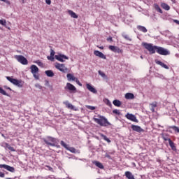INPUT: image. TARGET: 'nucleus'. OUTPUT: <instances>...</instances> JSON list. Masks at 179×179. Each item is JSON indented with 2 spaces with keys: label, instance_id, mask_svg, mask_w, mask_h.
I'll use <instances>...</instances> for the list:
<instances>
[{
  "label": "nucleus",
  "instance_id": "1",
  "mask_svg": "<svg viewBox=\"0 0 179 179\" xmlns=\"http://www.w3.org/2000/svg\"><path fill=\"white\" fill-rule=\"evenodd\" d=\"M143 47L149 51L150 54H159V55H170V51L160 46L153 45L152 43H148L146 42L142 43Z\"/></svg>",
  "mask_w": 179,
  "mask_h": 179
},
{
  "label": "nucleus",
  "instance_id": "2",
  "mask_svg": "<svg viewBox=\"0 0 179 179\" xmlns=\"http://www.w3.org/2000/svg\"><path fill=\"white\" fill-rule=\"evenodd\" d=\"M43 141L45 143V145H48V146H52L55 148H57V149H59V148H61V145H59V139L57 138L48 136L45 138H43Z\"/></svg>",
  "mask_w": 179,
  "mask_h": 179
},
{
  "label": "nucleus",
  "instance_id": "3",
  "mask_svg": "<svg viewBox=\"0 0 179 179\" xmlns=\"http://www.w3.org/2000/svg\"><path fill=\"white\" fill-rule=\"evenodd\" d=\"M98 117H94V121L101 127H108V125H111L106 117L98 115Z\"/></svg>",
  "mask_w": 179,
  "mask_h": 179
},
{
  "label": "nucleus",
  "instance_id": "4",
  "mask_svg": "<svg viewBox=\"0 0 179 179\" xmlns=\"http://www.w3.org/2000/svg\"><path fill=\"white\" fill-rule=\"evenodd\" d=\"M6 78L8 82H10V83L15 86H17V87H23V85H24V82H23L22 80H17L10 76H6Z\"/></svg>",
  "mask_w": 179,
  "mask_h": 179
},
{
  "label": "nucleus",
  "instance_id": "5",
  "mask_svg": "<svg viewBox=\"0 0 179 179\" xmlns=\"http://www.w3.org/2000/svg\"><path fill=\"white\" fill-rule=\"evenodd\" d=\"M56 69L60 71V72H63V73H66V72H69V69L65 66L64 64L56 63L55 65Z\"/></svg>",
  "mask_w": 179,
  "mask_h": 179
},
{
  "label": "nucleus",
  "instance_id": "6",
  "mask_svg": "<svg viewBox=\"0 0 179 179\" xmlns=\"http://www.w3.org/2000/svg\"><path fill=\"white\" fill-rule=\"evenodd\" d=\"M14 58H15L20 64H22V65H27V64H29V61H27V59L23 55H15Z\"/></svg>",
  "mask_w": 179,
  "mask_h": 179
},
{
  "label": "nucleus",
  "instance_id": "7",
  "mask_svg": "<svg viewBox=\"0 0 179 179\" xmlns=\"http://www.w3.org/2000/svg\"><path fill=\"white\" fill-rule=\"evenodd\" d=\"M31 72L33 74L34 78H35L36 80L40 79V76H38V67L37 66L32 64L31 66Z\"/></svg>",
  "mask_w": 179,
  "mask_h": 179
},
{
  "label": "nucleus",
  "instance_id": "8",
  "mask_svg": "<svg viewBox=\"0 0 179 179\" xmlns=\"http://www.w3.org/2000/svg\"><path fill=\"white\" fill-rule=\"evenodd\" d=\"M108 49L112 51V52H115V54H122L124 50L118 48V46L115 45H109Z\"/></svg>",
  "mask_w": 179,
  "mask_h": 179
},
{
  "label": "nucleus",
  "instance_id": "9",
  "mask_svg": "<svg viewBox=\"0 0 179 179\" xmlns=\"http://www.w3.org/2000/svg\"><path fill=\"white\" fill-rule=\"evenodd\" d=\"M55 58L57 61H59V62H65L64 59H69V57H68L66 55H62V54H59L58 55H55Z\"/></svg>",
  "mask_w": 179,
  "mask_h": 179
},
{
  "label": "nucleus",
  "instance_id": "10",
  "mask_svg": "<svg viewBox=\"0 0 179 179\" xmlns=\"http://www.w3.org/2000/svg\"><path fill=\"white\" fill-rule=\"evenodd\" d=\"M126 118L129 120L130 121H133V122H139V120L136 119V116L132 113H127L125 115Z\"/></svg>",
  "mask_w": 179,
  "mask_h": 179
},
{
  "label": "nucleus",
  "instance_id": "11",
  "mask_svg": "<svg viewBox=\"0 0 179 179\" xmlns=\"http://www.w3.org/2000/svg\"><path fill=\"white\" fill-rule=\"evenodd\" d=\"M65 90H69V92H76V87L70 83H67L64 87Z\"/></svg>",
  "mask_w": 179,
  "mask_h": 179
},
{
  "label": "nucleus",
  "instance_id": "12",
  "mask_svg": "<svg viewBox=\"0 0 179 179\" xmlns=\"http://www.w3.org/2000/svg\"><path fill=\"white\" fill-rule=\"evenodd\" d=\"M131 128L135 132L141 133V132H144L145 131V130H143V129H142V127H141L140 126H138V125L132 124L131 126Z\"/></svg>",
  "mask_w": 179,
  "mask_h": 179
},
{
  "label": "nucleus",
  "instance_id": "13",
  "mask_svg": "<svg viewBox=\"0 0 179 179\" xmlns=\"http://www.w3.org/2000/svg\"><path fill=\"white\" fill-rule=\"evenodd\" d=\"M86 87L87 90H89V92H91V93H93L94 94H96L97 90H96V88H94V87L92 86V85L87 83L86 84Z\"/></svg>",
  "mask_w": 179,
  "mask_h": 179
},
{
  "label": "nucleus",
  "instance_id": "14",
  "mask_svg": "<svg viewBox=\"0 0 179 179\" xmlns=\"http://www.w3.org/2000/svg\"><path fill=\"white\" fill-rule=\"evenodd\" d=\"M94 54L96 55V57H99V58H101L102 59H107V57H106V55H103V52H101L99 50H94Z\"/></svg>",
  "mask_w": 179,
  "mask_h": 179
},
{
  "label": "nucleus",
  "instance_id": "15",
  "mask_svg": "<svg viewBox=\"0 0 179 179\" xmlns=\"http://www.w3.org/2000/svg\"><path fill=\"white\" fill-rule=\"evenodd\" d=\"M155 64H157V65H159L160 66H162V68H164V69H170L169 66H167L166 64L163 63V62H161L160 60L155 59Z\"/></svg>",
  "mask_w": 179,
  "mask_h": 179
},
{
  "label": "nucleus",
  "instance_id": "16",
  "mask_svg": "<svg viewBox=\"0 0 179 179\" xmlns=\"http://www.w3.org/2000/svg\"><path fill=\"white\" fill-rule=\"evenodd\" d=\"M124 97L127 100H134L135 95L133 93L128 92L124 95Z\"/></svg>",
  "mask_w": 179,
  "mask_h": 179
},
{
  "label": "nucleus",
  "instance_id": "17",
  "mask_svg": "<svg viewBox=\"0 0 179 179\" xmlns=\"http://www.w3.org/2000/svg\"><path fill=\"white\" fill-rule=\"evenodd\" d=\"M66 78H67V80H68L69 82H71V80H73V82H75V80H76V78L75 77V76L73 75V74H71V73H68V74L66 75Z\"/></svg>",
  "mask_w": 179,
  "mask_h": 179
},
{
  "label": "nucleus",
  "instance_id": "18",
  "mask_svg": "<svg viewBox=\"0 0 179 179\" xmlns=\"http://www.w3.org/2000/svg\"><path fill=\"white\" fill-rule=\"evenodd\" d=\"M63 104L66 105V107L67 108H69L70 110H73L74 106L72 105V103H69V101H65L63 102Z\"/></svg>",
  "mask_w": 179,
  "mask_h": 179
},
{
  "label": "nucleus",
  "instance_id": "19",
  "mask_svg": "<svg viewBox=\"0 0 179 179\" xmlns=\"http://www.w3.org/2000/svg\"><path fill=\"white\" fill-rule=\"evenodd\" d=\"M137 29L139 30V31H142L143 33H148V29L142 25H138Z\"/></svg>",
  "mask_w": 179,
  "mask_h": 179
},
{
  "label": "nucleus",
  "instance_id": "20",
  "mask_svg": "<svg viewBox=\"0 0 179 179\" xmlns=\"http://www.w3.org/2000/svg\"><path fill=\"white\" fill-rule=\"evenodd\" d=\"M4 148L5 149H8V150H10V152H16V150H15V148L10 146L8 143H5Z\"/></svg>",
  "mask_w": 179,
  "mask_h": 179
},
{
  "label": "nucleus",
  "instance_id": "21",
  "mask_svg": "<svg viewBox=\"0 0 179 179\" xmlns=\"http://www.w3.org/2000/svg\"><path fill=\"white\" fill-rule=\"evenodd\" d=\"M93 163L99 169H101V170H103L104 169V166L103 165V164L101 162H98V161H94Z\"/></svg>",
  "mask_w": 179,
  "mask_h": 179
},
{
  "label": "nucleus",
  "instance_id": "22",
  "mask_svg": "<svg viewBox=\"0 0 179 179\" xmlns=\"http://www.w3.org/2000/svg\"><path fill=\"white\" fill-rule=\"evenodd\" d=\"M68 13L69 15H70L71 17H73V19H78V15L75 13V12L72 11L71 10H69Z\"/></svg>",
  "mask_w": 179,
  "mask_h": 179
},
{
  "label": "nucleus",
  "instance_id": "23",
  "mask_svg": "<svg viewBox=\"0 0 179 179\" xmlns=\"http://www.w3.org/2000/svg\"><path fill=\"white\" fill-rule=\"evenodd\" d=\"M45 73L48 78H52L54 76V71L52 70H47L45 71Z\"/></svg>",
  "mask_w": 179,
  "mask_h": 179
},
{
  "label": "nucleus",
  "instance_id": "24",
  "mask_svg": "<svg viewBox=\"0 0 179 179\" xmlns=\"http://www.w3.org/2000/svg\"><path fill=\"white\" fill-rule=\"evenodd\" d=\"M113 104L115 106V107H121V104H122V103L121 102V101L118 100V99H115L113 101Z\"/></svg>",
  "mask_w": 179,
  "mask_h": 179
},
{
  "label": "nucleus",
  "instance_id": "25",
  "mask_svg": "<svg viewBox=\"0 0 179 179\" xmlns=\"http://www.w3.org/2000/svg\"><path fill=\"white\" fill-rule=\"evenodd\" d=\"M150 106H151L150 110L152 113H155V109L157 107V102H152Z\"/></svg>",
  "mask_w": 179,
  "mask_h": 179
},
{
  "label": "nucleus",
  "instance_id": "26",
  "mask_svg": "<svg viewBox=\"0 0 179 179\" xmlns=\"http://www.w3.org/2000/svg\"><path fill=\"white\" fill-rule=\"evenodd\" d=\"M161 6L165 10H170V6H169V4H167L166 3H162Z\"/></svg>",
  "mask_w": 179,
  "mask_h": 179
},
{
  "label": "nucleus",
  "instance_id": "27",
  "mask_svg": "<svg viewBox=\"0 0 179 179\" xmlns=\"http://www.w3.org/2000/svg\"><path fill=\"white\" fill-rule=\"evenodd\" d=\"M154 8L155 10H157V12H159V13H163V10L160 8V6L157 3L154 4Z\"/></svg>",
  "mask_w": 179,
  "mask_h": 179
},
{
  "label": "nucleus",
  "instance_id": "28",
  "mask_svg": "<svg viewBox=\"0 0 179 179\" xmlns=\"http://www.w3.org/2000/svg\"><path fill=\"white\" fill-rule=\"evenodd\" d=\"M122 36L123 38L126 39L127 41H132V38H131V37H129V35H128L125 33H122Z\"/></svg>",
  "mask_w": 179,
  "mask_h": 179
},
{
  "label": "nucleus",
  "instance_id": "29",
  "mask_svg": "<svg viewBox=\"0 0 179 179\" xmlns=\"http://www.w3.org/2000/svg\"><path fill=\"white\" fill-rule=\"evenodd\" d=\"M103 102L105 103V104H106V106H108V107H113V104L111 103V101H110V99L105 98L103 99Z\"/></svg>",
  "mask_w": 179,
  "mask_h": 179
},
{
  "label": "nucleus",
  "instance_id": "30",
  "mask_svg": "<svg viewBox=\"0 0 179 179\" xmlns=\"http://www.w3.org/2000/svg\"><path fill=\"white\" fill-rule=\"evenodd\" d=\"M169 143L172 150H177V148H176V145H174V142H173V141L169 140Z\"/></svg>",
  "mask_w": 179,
  "mask_h": 179
},
{
  "label": "nucleus",
  "instance_id": "31",
  "mask_svg": "<svg viewBox=\"0 0 179 179\" xmlns=\"http://www.w3.org/2000/svg\"><path fill=\"white\" fill-rule=\"evenodd\" d=\"M101 138H103V141H106V142H108V143H111V140H110V138H107V136L101 134Z\"/></svg>",
  "mask_w": 179,
  "mask_h": 179
},
{
  "label": "nucleus",
  "instance_id": "32",
  "mask_svg": "<svg viewBox=\"0 0 179 179\" xmlns=\"http://www.w3.org/2000/svg\"><path fill=\"white\" fill-rule=\"evenodd\" d=\"M169 129H173L176 134H179V128L177 126H171L169 127Z\"/></svg>",
  "mask_w": 179,
  "mask_h": 179
},
{
  "label": "nucleus",
  "instance_id": "33",
  "mask_svg": "<svg viewBox=\"0 0 179 179\" xmlns=\"http://www.w3.org/2000/svg\"><path fill=\"white\" fill-rule=\"evenodd\" d=\"M0 93H1V94H3V96H9V94L6 93V92L1 87H0Z\"/></svg>",
  "mask_w": 179,
  "mask_h": 179
},
{
  "label": "nucleus",
  "instance_id": "34",
  "mask_svg": "<svg viewBox=\"0 0 179 179\" xmlns=\"http://www.w3.org/2000/svg\"><path fill=\"white\" fill-rule=\"evenodd\" d=\"M66 150H69L71 153H76V150L75 148L73 147H67Z\"/></svg>",
  "mask_w": 179,
  "mask_h": 179
},
{
  "label": "nucleus",
  "instance_id": "35",
  "mask_svg": "<svg viewBox=\"0 0 179 179\" xmlns=\"http://www.w3.org/2000/svg\"><path fill=\"white\" fill-rule=\"evenodd\" d=\"M6 170H8V171H10V173H15V168L13 166L8 165Z\"/></svg>",
  "mask_w": 179,
  "mask_h": 179
},
{
  "label": "nucleus",
  "instance_id": "36",
  "mask_svg": "<svg viewBox=\"0 0 179 179\" xmlns=\"http://www.w3.org/2000/svg\"><path fill=\"white\" fill-rule=\"evenodd\" d=\"M99 75H100V76H101V78H107V76H106V73H104L103 71H98Z\"/></svg>",
  "mask_w": 179,
  "mask_h": 179
},
{
  "label": "nucleus",
  "instance_id": "37",
  "mask_svg": "<svg viewBox=\"0 0 179 179\" xmlns=\"http://www.w3.org/2000/svg\"><path fill=\"white\" fill-rule=\"evenodd\" d=\"M113 114H116V115H121V112L120 111V110L117 109H114L113 110Z\"/></svg>",
  "mask_w": 179,
  "mask_h": 179
},
{
  "label": "nucleus",
  "instance_id": "38",
  "mask_svg": "<svg viewBox=\"0 0 179 179\" xmlns=\"http://www.w3.org/2000/svg\"><path fill=\"white\" fill-rule=\"evenodd\" d=\"M60 144L62 145V146H63V148H64L65 149H68L69 146L66 143H65V142L64 141H62L60 142Z\"/></svg>",
  "mask_w": 179,
  "mask_h": 179
},
{
  "label": "nucleus",
  "instance_id": "39",
  "mask_svg": "<svg viewBox=\"0 0 179 179\" xmlns=\"http://www.w3.org/2000/svg\"><path fill=\"white\" fill-rule=\"evenodd\" d=\"M0 24L1 26H6V20H0Z\"/></svg>",
  "mask_w": 179,
  "mask_h": 179
},
{
  "label": "nucleus",
  "instance_id": "40",
  "mask_svg": "<svg viewBox=\"0 0 179 179\" xmlns=\"http://www.w3.org/2000/svg\"><path fill=\"white\" fill-rule=\"evenodd\" d=\"M162 139L164 140V141H169V143L170 142V141H171V138H169V137H167V136H162Z\"/></svg>",
  "mask_w": 179,
  "mask_h": 179
},
{
  "label": "nucleus",
  "instance_id": "41",
  "mask_svg": "<svg viewBox=\"0 0 179 179\" xmlns=\"http://www.w3.org/2000/svg\"><path fill=\"white\" fill-rule=\"evenodd\" d=\"M86 108H87L88 110H96V107L92 106H89V105L86 106Z\"/></svg>",
  "mask_w": 179,
  "mask_h": 179
},
{
  "label": "nucleus",
  "instance_id": "42",
  "mask_svg": "<svg viewBox=\"0 0 179 179\" xmlns=\"http://www.w3.org/2000/svg\"><path fill=\"white\" fill-rule=\"evenodd\" d=\"M0 1H2V2H5L6 5H8V6H10V1L9 0H0Z\"/></svg>",
  "mask_w": 179,
  "mask_h": 179
},
{
  "label": "nucleus",
  "instance_id": "43",
  "mask_svg": "<svg viewBox=\"0 0 179 179\" xmlns=\"http://www.w3.org/2000/svg\"><path fill=\"white\" fill-rule=\"evenodd\" d=\"M8 166L6 164H0V169H5V170L8 169Z\"/></svg>",
  "mask_w": 179,
  "mask_h": 179
},
{
  "label": "nucleus",
  "instance_id": "44",
  "mask_svg": "<svg viewBox=\"0 0 179 179\" xmlns=\"http://www.w3.org/2000/svg\"><path fill=\"white\" fill-rule=\"evenodd\" d=\"M45 167L48 169V170H49V171H52V173H54V169H52V167L46 165Z\"/></svg>",
  "mask_w": 179,
  "mask_h": 179
},
{
  "label": "nucleus",
  "instance_id": "45",
  "mask_svg": "<svg viewBox=\"0 0 179 179\" xmlns=\"http://www.w3.org/2000/svg\"><path fill=\"white\" fill-rule=\"evenodd\" d=\"M74 82H76L77 85H78V86H82V84L80 81H79V79L78 78H76V80H74Z\"/></svg>",
  "mask_w": 179,
  "mask_h": 179
},
{
  "label": "nucleus",
  "instance_id": "46",
  "mask_svg": "<svg viewBox=\"0 0 179 179\" xmlns=\"http://www.w3.org/2000/svg\"><path fill=\"white\" fill-rule=\"evenodd\" d=\"M36 64H37V65H38V66H43V62H41L40 60L36 61Z\"/></svg>",
  "mask_w": 179,
  "mask_h": 179
},
{
  "label": "nucleus",
  "instance_id": "47",
  "mask_svg": "<svg viewBox=\"0 0 179 179\" xmlns=\"http://www.w3.org/2000/svg\"><path fill=\"white\" fill-rule=\"evenodd\" d=\"M55 55V51L54 50L50 49V56L54 57Z\"/></svg>",
  "mask_w": 179,
  "mask_h": 179
},
{
  "label": "nucleus",
  "instance_id": "48",
  "mask_svg": "<svg viewBox=\"0 0 179 179\" xmlns=\"http://www.w3.org/2000/svg\"><path fill=\"white\" fill-rule=\"evenodd\" d=\"M47 59H48L49 61H54V56H48V57H47Z\"/></svg>",
  "mask_w": 179,
  "mask_h": 179
},
{
  "label": "nucleus",
  "instance_id": "49",
  "mask_svg": "<svg viewBox=\"0 0 179 179\" xmlns=\"http://www.w3.org/2000/svg\"><path fill=\"white\" fill-rule=\"evenodd\" d=\"M45 2L47 5H51V0H45Z\"/></svg>",
  "mask_w": 179,
  "mask_h": 179
},
{
  "label": "nucleus",
  "instance_id": "50",
  "mask_svg": "<svg viewBox=\"0 0 179 179\" xmlns=\"http://www.w3.org/2000/svg\"><path fill=\"white\" fill-rule=\"evenodd\" d=\"M105 157H107V159H111V155H108V153H106V155H105Z\"/></svg>",
  "mask_w": 179,
  "mask_h": 179
},
{
  "label": "nucleus",
  "instance_id": "51",
  "mask_svg": "<svg viewBox=\"0 0 179 179\" xmlns=\"http://www.w3.org/2000/svg\"><path fill=\"white\" fill-rule=\"evenodd\" d=\"M0 177H1V178H3V177H5V173L0 171Z\"/></svg>",
  "mask_w": 179,
  "mask_h": 179
},
{
  "label": "nucleus",
  "instance_id": "52",
  "mask_svg": "<svg viewBox=\"0 0 179 179\" xmlns=\"http://www.w3.org/2000/svg\"><path fill=\"white\" fill-rule=\"evenodd\" d=\"M35 86H36V87H38V89L43 88V87H41V85H40V84H36Z\"/></svg>",
  "mask_w": 179,
  "mask_h": 179
},
{
  "label": "nucleus",
  "instance_id": "53",
  "mask_svg": "<svg viewBox=\"0 0 179 179\" xmlns=\"http://www.w3.org/2000/svg\"><path fill=\"white\" fill-rule=\"evenodd\" d=\"M174 23H176V24H179V20H173Z\"/></svg>",
  "mask_w": 179,
  "mask_h": 179
},
{
  "label": "nucleus",
  "instance_id": "54",
  "mask_svg": "<svg viewBox=\"0 0 179 179\" xmlns=\"http://www.w3.org/2000/svg\"><path fill=\"white\" fill-rule=\"evenodd\" d=\"M4 87H5V89H7L8 90H10V92L12 90V89L10 87H8V86H5Z\"/></svg>",
  "mask_w": 179,
  "mask_h": 179
},
{
  "label": "nucleus",
  "instance_id": "55",
  "mask_svg": "<svg viewBox=\"0 0 179 179\" xmlns=\"http://www.w3.org/2000/svg\"><path fill=\"white\" fill-rule=\"evenodd\" d=\"M113 41V38H112V37L108 38V41Z\"/></svg>",
  "mask_w": 179,
  "mask_h": 179
},
{
  "label": "nucleus",
  "instance_id": "56",
  "mask_svg": "<svg viewBox=\"0 0 179 179\" xmlns=\"http://www.w3.org/2000/svg\"><path fill=\"white\" fill-rule=\"evenodd\" d=\"M97 47H99L101 50H104V47L103 46H97Z\"/></svg>",
  "mask_w": 179,
  "mask_h": 179
},
{
  "label": "nucleus",
  "instance_id": "57",
  "mask_svg": "<svg viewBox=\"0 0 179 179\" xmlns=\"http://www.w3.org/2000/svg\"><path fill=\"white\" fill-rule=\"evenodd\" d=\"M171 2H173V3H176V0H171Z\"/></svg>",
  "mask_w": 179,
  "mask_h": 179
},
{
  "label": "nucleus",
  "instance_id": "58",
  "mask_svg": "<svg viewBox=\"0 0 179 179\" xmlns=\"http://www.w3.org/2000/svg\"><path fill=\"white\" fill-rule=\"evenodd\" d=\"M141 58L142 59H143V56H141Z\"/></svg>",
  "mask_w": 179,
  "mask_h": 179
},
{
  "label": "nucleus",
  "instance_id": "59",
  "mask_svg": "<svg viewBox=\"0 0 179 179\" xmlns=\"http://www.w3.org/2000/svg\"><path fill=\"white\" fill-rule=\"evenodd\" d=\"M125 23H127V19L124 20Z\"/></svg>",
  "mask_w": 179,
  "mask_h": 179
},
{
  "label": "nucleus",
  "instance_id": "60",
  "mask_svg": "<svg viewBox=\"0 0 179 179\" xmlns=\"http://www.w3.org/2000/svg\"><path fill=\"white\" fill-rule=\"evenodd\" d=\"M131 22H132V20H129V22L131 23Z\"/></svg>",
  "mask_w": 179,
  "mask_h": 179
},
{
  "label": "nucleus",
  "instance_id": "61",
  "mask_svg": "<svg viewBox=\"0 0 179 179\" xmlns=\"http://www.w3.org/2000/svg\"><path fill=\"white\" fill-rule=\"evenodd\" d=\"M6 179H12V178H6Z\"/></svg>",
  "mask_w": 179,
  "mask_h": 179
},
{
  "label": "nucleus",
  "instance_id": "62",
  "mask_svg": "<svg viewBox=\"0 0 179 179\" xmlns=\"http://www.w3.org/2000/svg\"><path fill=\"white\" fill-rule=\"evenodd\" d=\"M96 179H99V178H96Z\"/></svg>",
  "mask_w": 179,
  "mask_h": 179
}]
</instances>
